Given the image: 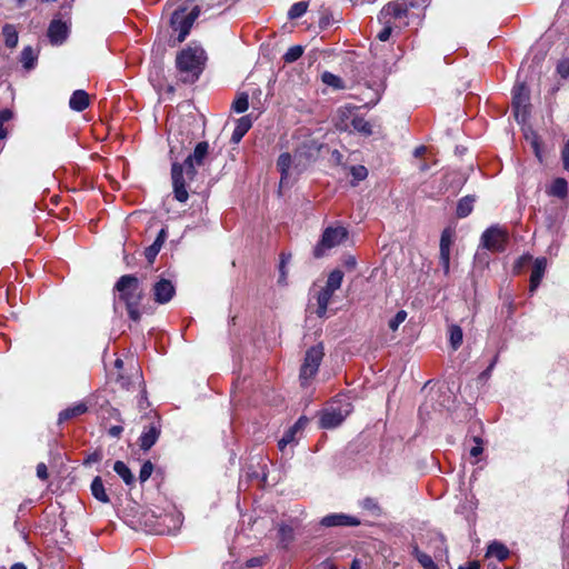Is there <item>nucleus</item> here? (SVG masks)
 <instances>
[{"label": "nucleus", "instance_id": "50", "mask_svg": "<svg viewBox=\"0 0 569 569\" xmlns=\"http://www.w3.org/2000/svg\"><path fill=\"white\" fill-rule=\"evenodd\" d=\"M557 71L558 73L562 77V78H566L569 76V59H566V60H562L558 63V67H557Z\"/></svg>", "mask_w": 569, "mask_h": 569}, {"label": "nucleus", "instance_id": "48", "mask_svg": "<svg viewBox=\"0 0 569 569\" xmlns=\"http://www.w3.org/2000/svg\"><path fill=\"white\" fill-rule=\"evenodd\" d=\"M383 24V28L382 30L377 34V38L380 40V41H387L390 36H391V32H392V29L395 26H392V23H382Z\"/></svg>", "mask_w": 569, "mask_h": 569}, {"label": "nucleus", "instance_id": "3", "mask_svg": "<svg viewBox=\"0 0 569 569\" xmlns=\"http://www.w3.org/2000/svg\"><path fill=\"white\" fill-rule=\"evenodd\" d=\"M179 522L172 515H156L151 510L143 511L139 516V523L144 527L146 531L154 535H166L171 532L169 522Z\"/></svg>", "mask_w": 569, "mask_h": 569}, {"label": "nucleus", "instance_id": "10", "mask_svg": "<svg viewBox=\"0 0 569 569\" xmlns=\"http://www.w3.org/2000/svg\"><path fill=\"white\" fill-rule=\"evenodd\" d=\"M208 153H209V143L207 141H201L199 143H197L193 152L186 158V160L183 162H184L186 176H187L188 180L194 179V177L197 174L196 166H202L204 163V159L207 158Z\"/></svg>", "mask_w": 569, "mask_h": 569}, {"label": "nucleus", "instance_id": "46", "mask_svg": "<svg viewBox=\"0 0 569 569\" xmlns=\"http://www.w3.org/2000/svg\"><path fill=\"white\" fill-rule=\"evenodd\" d=\"M290 259H291L290 253H288V254L281 253V260H280V264H279V271H280L279 282H284V280H286V277H287L286 266L290 261Z\"/></svg>", "mask_w": 569, "mask_h": 569}, {"label": "nucleus", "instance_id": "17", "mask_svg": "<svg viewBox=\"0 0 569 569\" xmlns=\"http://www.w3.org/2000/svg\"><path fill=\"white\" fill-rule=\"evenodd\" d=\"M161 433V429L159 425H150L147 430L142 432L139 438L140 448L143 451H148L158 440Z\"/></svg>", "mask_w": 569, "mask_h": 569}, {"label": "nucleus", "instance_id": "33", "mask_svg": "<svg viewBox=\"0 0 569 569\" xmlns=\"http://www.w3.org/2000/svg\"><path fill=\"white\" fill-rule=\"evenodd\" d=\"M114 471L123 479L127 485H130L134 481V477L131 473V470L128 466L122 461H117L113 466Z\"/></svg>", "mask_w": 569, "mask_h": 569}, {"label": "nucleus", "instance_id": "9", "mask_svg": "<svg viewBox=\"0 0 569 569\" xmlns=\"http://www.w3.org/2000/svg\"><path fill=\"white\" fill-rule=\"evenodd\" d=\"M323 355L322 345L313 346L307 350L305 361L300 369V379L302 380V383H306L317 373Z\"/></svg>", "mask_w": 569, "mask_h": 569}, {"label": "nucleus", "instance_id": "21", "mask_svg": "<svg viewBox=\"0 0 569 569\" xmlns=\"http://www.w3.org/2000/svg\"><path fill=\"white\" fill-rule=\"evenodd\" d=\"M166 238H167V232L164 229H161L159 231L156 240L153 241V243L151 246H149L148 248H146L144 257L149 263H152L154 261L157 254L159 253L162 244L166 241Z\"/></svg>", "mask_w": 569, "mask_h": 569}, {"label": "nucleus", "instance_id": "51", "mask_svg": "<svg viewBox=\"0 0 569 569\" xmlns=\"http://www.w3.org/2000/svg\"><path fill=\"white\" fill-rule=\"evenodd\" d=\"M37 477L41 480H47L49 477L48 468L44 462L37 465Z\"/></svg>", "mask_w": 569, "mask_h": 569}, {"label": "nucleus", "instance_id": "44", "mask_svg": "<svg viewBox=\"0 0 569 569\" xmlns=\"http://www.w3.org/2000/svg\"><path fill=\"white\" fill-rule=\"evenodd\" d=\"M322 81L326 84L331 86L333 88H338V89L342 88V80L339 77H337L330 72H325L322 74Z\"/></svg>", "mask_w": 569, "mask_h": 569}, {"label": "nucleus", "instance_id": "56", "mask_svg": "<svg viewBox=\"0 0 569 569\" xmlns=\"http://www.w3.org/2000/svg\"><path fill=\"white\" fill-rule=\"evenodd\" d=\"M102 457H103L102 451H96V452L91 453L90 456H88V458L84 460V463L89 465V463L100 461L102 459Z\"/></svg>", "mask_w": 569, "mask_h": 569}, {"label": "nucleus", "instance_id": "14", "mask_svg": "<svg viewBox=\"0 0 569 569\" xmlns=\"http://www.w3.org/2000/svg\"><path fill=\"white\" fill-rule=\"evenodd\" d=\"M152 293L157 303L164 305L173 298L176 288L170 280L160 279L153 284Z\"/></svg>", "mask_w": 569, "mask_h": 569}, {"label": "nucleus", "instance_id": "55", "mask_svg": "<svg viewBox=\"0 0 569 569\" xmlns=\"http://www.w3.org/2000/svg\"><path fill=\"white\" fill-rule=\"evenodd\" d=\"M343 266L349 270H353L357 266L356 258L353 256H346L343 258Z\"/></svg>", "mask_w": 569, "mask_h": 569}, {"label": "nucleus", "instance_id": "34", "mask_svg": "<svg viewBox=\"0 0 569 569\" xmlns=\"http://www.w3.org/2000/svg\"><path fill=\"white\" fill-rule=\"evenodd\" d=\"M567 181L563 178H557L550 187V194L563 198L567 194Z\"/></svg>", "mask_w": 569, "mask_h": 569}, {"label": "nucleus", "instance_id": "45", "mask_svg": "<svg viewBox=\"0 0 569 569\" xmlns=\"http://www.w3.org/2000/svg\"><path fill=\"white\" fill-rule=\"evenodd\" d=\"M153 471V465L151 461H146L140 469L139 480L140 482L147 481Z\"/></svg>", "mask_w": 569, "mask_h": 569}, {"label": "nucleus", "instance_id": "59", "mask_svg": "<svg viewBox=\"0 0 569 569\" xmlns=\"http://www.w3.org/2000/svg\"><path fill=\"white\" fill-rule=\"evenodd\" d=\"M308 421L309 420L306 417H300L298 421L292 426V428L296 429L297 431L302 430L308 423Z\"/></svg>", "mask_w": 569, "mask_h": 569}, {"label": "nucleus", "instance_id": "5", "mask_svg": "<svg viewBox=\"0 0 569 569\" xmlns=\"http://www.w3.org/2000/svg\"><path fill=\"white\" fill-rule=\"evenodd\" d=\"M408 8L405 2L391 1L382 7L378 20L380 23H392L396 28L407 26Z\"/></svg>", "mask_w": 569, "mask_h": 569}, {"label": "nucleus", "instance_id": "4", "mask_svg": "<svg viewBox=\"0 0 569 569\" xmlns=\"http://www.w3.org/2000/svg\"><path fill=\"white\" fill-rule=\"evenodd\" d=\"M348 237V231L343 227H328L325 229L320 241L313 249V257L320 259L327 254V251L342 243Z\"/></svg>", "mask_w": 569, "mask_h": 569}, {"label": "nucleus", "instance_id": "41", "mask_svg": "<svg viewBox=\"0 0 569 569\" xmlns=\"http://www.w3.org/2000/svg\"><path fill=\"white\" fill-rule=\"evenodd\" d=\"M307 8H308L307 2H305V1L296 2L295 4L291 6V8L288 12V16L290 19L300 18L302 14L306 13Z\"/></svg>", "mask_w": 569, "mask_h": 569}, {"label": "nucleus", "instance_id": "49", "mask_svg": "<svg viewBox=\"0 0 569 569\" xmlns=\"http://www.w3.org/2000/svg\"><path fill=\"white\" fill-rule=\"evenodd\" d=\"M439 261L445 271V274H448L450 270V253L440 252Z\"/></svg>", "mask_w": 569, "mask_h": 569}, {"label": "nucleus", "instance_id": "42", "mask_svg": "<svg viewBox=\"0 0 569 569\" xmlns=\"http://www.w3.org/2000/svg\"><path fill=\"white\" fill-rule=\"evenodd\" d=\"M452 244V233L446 229L441 233L440 238V252L450 253V247Z\"/></svg>", "mask_w": 569, "mask_h": 569}, {"label": "nucleus", "instance_id": "52", "mask_svg": "<svg viewBox=\"0 0 569 569\" xmlns=\"http://www.w3.org/2000/svg\"><path fill=\"white\" fill-rule=\"evenodd\" d=\"M403 2L410 8H426L430 0H403Z\"/></svg>", "mask_w": 569, "mask_h": 569}, {"label": "nucleus", "instance_id": "27", "mask_svg": "<svg viewBox=\"0 0 569 569\" xmlns=\"http://www.w3.org/2000/svg\"><path fill=\"white\" fill-rule=\"evenodd\" d=\"M349 126H350V130L349 131L355 130L357 132L362 133L366 137L372 134V127H371V124L366 119H363L362 117L355 116L353 118H351V121H350Z\"/></svg>", "mask_w": 569, "mask_h": 569}, {"label": "nucleus", "instance_id": "20", "mask_svg": "<svg viewBox=\"0 0 569 569\" xmlns=\"http://www.w3.org/2000/svg\"><path fill=\"white\" fill-rule=\"evenodd\" d=\"M252 127V120L250 116H243L237 120V126L231 136V142L239 143L242 137Z\"/></svg>", "mask_w": 569, "mask_h": 569}, {"label": "nucleus", "instance_id": "37", "mask_svg": "<svg viewBox=\"0 0 569 569\" xmlns=\"http://www.w3.org/2000/svg\"><path fill=\"white\" fill-rule=\"evenodd\" d=\"M249 107V96L246 92H241L237 96V99L232 103V109L237 113H242L248 110Z\"/></svg>", "mask_w": 569, "mask_h": 569}, {"label": "nucleus", "instance_id": "36", "mask_svg": "<svg viewBox=\"0 0 569 569\" xmlns=\"http://www.w3.org/2000/svg\"><path fill=\"white\" fill-rule=\"evenodd\" d=\"M449 333H450V345L453 350H457L462 343V337H463L462 330L459 326L452 325L449 328Z\"/></svg>", "mask_w": 569, "mask_h": 569}, {"label": "nucleus", "instance_id": "23", "mask_svg": "<svg viewBox=\"0 0 569 569\" xmlns=\"http://www.w3.org/2000/svg\"><path fill=\"white\" fill-rule=\"evenodd\" d=\"M87 409L88 408H87L86 403H83V402L76 403L74 406L69 407L59 413L58 423H63L64 421L71 420L76 417H79V416L83 415L87 411Z\"/></svg>", "mask_w": 569, "mask_h": 569}, {"label": "nucleus", "instance_id": "8", "mask_svg": "<svg viewBox=\"0 0 569 569\" xmlns=\"http://www.w3.org/2000/svg\"><path fill=\"white\" fill-rule=\"evenodd\" d=\"M138 370L136 369V360L132 356H126L124 359L117 358L113 362L112 376L114 382L118 383L122 389H127L131 383V377Z\"/></svg>", "mask_w": 569, "mask_h": 569}, {"label": "nucleus", "instance_id": "1", "mask_svg": "<svg viewBox=\"0 0 569 569\" xmlns=\"http://www.w3.org/2000/svg\"><path fill=\"white\" fill-rule=\"evenodd\" d=\"M116 290L119 292V299L126 305L129 318L132 321H139L141 318L139 306L143 297L139 279L133 274L122 276L116 283Z\"/></svg>", "mask_w": 569, "mask_h": 569}, {"label": "nucleus", "instance_id": "58", "mask_svg": "<svg viewBox=\"0 0 569 569\" xmlns=\"http://www.w3.org/2000/svg\"><path fill=\"white\" fill-rule=\"evenodd\" d=\"M13 113L9 109H3L0 111V123H4L12 118Z\"/></svg>", "mask_w": 569, "mask_h": 569}, {"label": "nucleus", "instance_id": "57", "mask_svg": "<svg viewBox=\"0 0 569 569\" xmlns=\"http://www.w3.org/2000/svg\"><path fill=\"white\" fill-rule=\"evenodd\" d=\"M477 445L470 449L471 457H478L482 452L481 440L479 438H475Z\"/></svg>", "mask_w": 569, "mask_h": 569}, {"label": "nucleus", "instance_id": "39", "mask_svg": "<svg viewBox=\"0 0 569 569\" xmlns=\"http://www.w3.org/2000/svg\"><path fill=\"white\" fill-rule=\"evenodd\" d=\"M415 555L419 563L425 569H439L438 566L433 562L432 558L429 555L419 551L418 548L415 549Z\"/></svg>", "mask_w": 569, "mask_h": 569}, {"label": "nucleus", "instance_id": "13", "mask_svg": "<svg viewBox=\"0 0 569 569\" xmlns=\"http://www.w3.org/2000/svg\"><path fill=\"white\" fill-rule=\"evenodd\" d=\"M529 104V91L525 84H517L512 90V107L517 121H525Z\"/></svg>", "mask_w": 569, "mask_h": 569}, {"label": "nucleus", "instance_id": "53", "mask_svg": "<svg viewBox=\"0 0 569 569\" xmlns=\"http://www.w3.org/2000/svg\"><path fill=\"white\" fill-rule=\"evenodd\" d=\"M561 159L563 162V168L569 171V140L566 142L562 151H561Z\"/></svg>", "mask_w": 569, "mask_h": 569}, {"label": "nucleus", "instance_id": "54", "mask_svg": "<svg viewBox=\"0 0 569 569\" xmlns=\"http://www.w3.org/2000/svg\"><path fill=\"white\" fill-rule=\"evenodd\" d=\"M298 431L296 429H293L292 427H290L286 432L284 435L282 436V442L284 443H291L295 441V437H296V433Z\"/></svg>", "mask_w": 569, "mask_h": 569}, {"label": "nucleus", "instance_id": "7", "mask_svg": "<svg viewBox=\"0 0 569 569\" xmlns=\"http://www.w3.org/2000/svg\"><path fill=\"white\" fill-rule=\"evenodd\" d=\"M351 411L352 407L350 402H339L338 406L331 405L321 412L319 425L323 429L336 428L341 425Z\"/></svg>", "mask_w": 569, "mask_h": 569}, {"label": "nucleus", "instance_id": "63", "mask_svg": "<svg viewBox=\"0 0 569 569\" xmlns=\"http://www.w3.org/2000/svg\"><path fill=\"white\" fill-rule=\"evenodd\" d=\"M530 260H531L530 256H522L521 258H519L517 267H522L526 263H528Z\"/></svg>", "mask_w": 569, "mask_h": 569}, {"label": "nucleus", "instance_id": "40", "mask_svg": "<svg viewBox=\"0 0 569 569\" xmlns=\"http://www.w3.org/2000/svg\"><path fill=\"white\" fill-rule=\"evenodd\" d=\"M303 53V47L293 46L288 49V51L283 56V60L286 63H292L297 61Z\"/></svg>", "mask_w": 569, "mask_h": 569}, {"label": "nucleus", "instance_id": "11", "mask_svg": "<svg viewBox=\"0 0 569 569\" xmlns=\"http://www.w3.org/2000/svg\"><path fill=\"white\" fill-rule=\"evenodd\" d=\"M508 239L505 229L493 226L488 228L481 236L482 246L490 251H502Z\"/></svg>", "mask_w": 569, "mask_h": 569}, {"label": "nucleus", "instance_id": "26", "mask_svg": "<svg viewBox=\"0 0 569 569\" xmlns=\"http://www.w3.org/2000/svg\"><path fill=\"white\" fill-rule=\"evenodd\" d=\"M475 202H476L475 196H466V197L461 198L457 204V217H459V218L468 217L472 212Z\"/></svg>", "mask_w": 569, "mask_h": 569}, {"label": "nucleus", "instance_id": "2", "mask_svg": "<svg viewBox=\"0 0 569 569\" xmlns=\"http://www.w3.org/2000/svg\"><path fill=\"white\" fill-rule=\"evenodd\" d=\"M206 61L204 51L201 48H187L178 53L176 64L183 74V82H194L202 72Z\"/></svg>", "mask_w": 569, "mask_h": 569}, {"label": "nucleus", "instance_id": "64", "mask_svg": "<svg viewBox=\"0 0 569 569\" xmlns=\"http://www.w3.org/2000/svg\"><path fill=\"white\" fill-rule=\"evenodd\" d=\"M350 569H361V562L359 559H353Z\"/></svg>", "mask_w": 569, "mask_h": 569}, {"label": "nucleus", "instance_id": "16", "mask_svg": "<svg viewBox=\"0 0 569 569\" xmlns=\"http://www.w3.org/2000/svg\"><path fill=\"white\" fill-rule=\"evenodd\" d=\"M325 527L349 526L356 527L360 525V520L356 517L345 513H332L323 517L320 522Z\"/></svg>", "mask_w": 569, "mask_h": 569}, {"label": "nucleus", "instance_id": "31", "mask_svg": "<svg viewBox=\"0 0 569 569\" xmlns=\"http://www.w3.org/2000/svg\"><path fill=\"white\" fill-rule=\"evenodd\" d=\"M91 492L94 498L102 502H107V493L101 477H96L91 483Z\"/></svg>", "mask_w": 569, "mask_h": 569}, {"label": "nucleus", "instance_id": "30", "mask_svg": "<svg viewBox=\"0 0 569 569\" xmlns=\"http://www.w3.org/2000/svg\"><path fill=\"white\" fill-rule=\"evenodd\" d=\"M2 33L4 37V43L8 48H16L18 44V32L13 24L7 23L2 28Z\"/></svg>", "mask_w": 569, "mask_h": 569}, {"label": "nucleus", "instance_id": "38", "mask_svg": "<svg viewBox=\"0 0 569 569\" xmlns=\"http://www.w3.org/2000/svg\"><path fill=\"white\" fill-rule=\"evenodd\" d=\"M361 507L373 516L381 515V508L375 498L367 497L361 501Z\"/></svg>", "mask_w": 569, "mask_h": 569}, {"label": "nucleus", "instance_id": "43", "mask_svg": "<svg viewBox=\"0 0 569 569\" xmlns=\"http://www.w3.org/2000/svg\"><path fill=\"white\" fill-rule=\"evenodd\" d=\"M407 312L405 310H400L396 313V316L390 319L389 321V328L392 330V331H396L399 326L407 319Z\"/></svg>", "mask_w": 569, "mask_h": 569}, {"label": "nucleus", "instance_id": "32", "mask_svg": "<svg viewBox=\"0 0 569 569\" xmlns=\"http://www.w3.org/2000/svg\"><path fill=\"white\" fill-rule=\"evenodd\" d=\"M36 60H37V56L34 53L32 47L28 46V47L23 48V50L21 51V59H20V61L23 64V68L27 70L32 69L34 67Z\"/></svg>", "mask_w": 569, "mask_h": 569}, {"label": "nucleus", "instance_id": "29", "mask_svg": "<svg viewBox=\"0 0 569 569\" xmlns=\"http://www.w3.org/2000/svg\"><path fill=\"white\" fill-rule=\"evenodd\" d=\"M279 543L287 548L295 539L293 528L288 525H280L278 529Z\"/></svg>", "mask_w": 569, "mask_h": 569}, {"label": "nucleus", "instance_id": "60", "mask_svg": "<svg viewBox=\"0 0 569 569\" xmlns=\"http://www.w3.org/2000/svg\"><path fill=\"white\" fill-rule=\"evenodd\" d=\"M123 428L121 426H112L109 428V435L112 437H119Z\"/></svg>", "mask_w": 569, "mask_h": 569}, {"label": "nucleus", "instance_id": "61", "mask_svg": "<svg viewBox=\"0 0 569 569\" xmlns=\"http://www.w3.org/2000/svg\"><path fill=\"white\" fill-rule=\"evenodd\" d=\"M426 152H427V147H425V146H419V147H417V148L415 149V151H413V156H415L416 158H420V157H422Z\"/></svg>", "mask_w": 569, "mask_h": 569}, {"label": "nucleus", "instance_id": "35", "mask_svg": "<svg viewBox=\"0 0 569 569\" xmlns=\"http://www.w3.org/2000/svg\"><path fill=\"white\" fill-rule=\"evenodd\" d=\"M343 279V272L339 269L331 271L328 276L326 287L332 290H337L340 288Z\"/></svg>", "mask_w": 569, "mask_h": 569}, {"label": "nucleus", "instance_id": "47", "mask_svg": "<svg viewBox=\"0 0 569 569\" xmlns=\"http://www.w3.org/2000/svg\"><path fill=\"white\" fill-rule=\"evenodd\" d=\"M351 174L355 180L361 181L367 178L368 171L367 168L363 166H355L351 168Z\"/></svg>", "mask_w": 569, "mask_h": 569}, {"label": "nucleus", "instance_id": "19", "mask_svg": "<svg viewBox=\"0 0 569 569\" xmlns=\"http://www.w3.org/2000/svg\"><path fill=\"white\" fill-rule=\"evenodd\" d=\"M546 267H547L546 258L536 259L532 271H531V277H530V291L531 292L535 291L538 288V286L540 284V281L543 277Z\"/></svg>", "mask_w": 569, "mask_h": 569}, {"label": "nucleus", "instance_id": "18", "mask_svg": "<svg viewBox=\"0 0 569 569\" xmlns=\"http://www.w3.org/2000/svg\"><path fill=\"white\" fill-rule=\"evenodd\" d=\"M356 110V107L353 106H345L340 107L337 111V122L336 127L337 129L341 131H349L350 130V121L351 118H353V111Z\"/></svg>", "mask_w": 569, "mask_h": 569}, {"label": "nucleus", "instance_id": "24", "mask_svg": "<svg viewBox=\"0 0 569 569\" xmlns=\"http://www.w3.org/2000/svg\"><path fill=\"white\" fill-rule=\"evenodd\" d=\"M291 162H292V159H291L290 153H288V152L281 153L278 158L277 167L281 173L280 186L289 183L288 179H289V169H290Z\"/></svg>", "mask_w": 569, "mask_h": 569}, {"label": "nucleus", "instance_id": "15", "mask_svg": "<svg viewBox=\"0 0 569 569\" xmlns=\"http://www.w3.org/2000/svg\"><path fill=\"white\" fill-rule=\"evenodd\" d=\"M69 34V28L61 20H52L48 28V37L52 44H62Z\"/></svg>", "mask_w": 569, "mask_h": 569}, {"label": "nucleus", "instance_id": "25", "mask_svg": "<svg viewBox=\"0 0 569 569\" xmlns=\"http://www.w3.org/2000/svg\"><path fill=\"white\" fill-rule=\"evenodd\" d=\"M333 293H335V290L329 289L328 287L322 288L321 291L318 293V297H317V302H318L317 315H318V317H323L326 315L328 305H329Z\"/></svg>", "mask_w": 569, "mask_h": 569}, {"label": "nucleus", "instance_id": "28", "mask_svg": "<svg viewBox=\"0 0 569 569\" xmlns=\"http://www.w3.org/2000/svg\"><path fill=\"white\" fill-rule=\"evenodd\" d=\"M487 557H495L499 561H503L509 557L508 548L500 542H492L487 550Z\"/></svg>", "mask_w": 569, "mask_h": 569}, {"label": "nucleus", "instance_id": "22", "mask_svg": "<svg viewBox=\"0 0 569 569\" xmlns=\"http://www.w3.org/2000/svg\"><path fill=\"white\" fill-rule=\"evenodd\" d=\"M89 106V94L83 90H76L70 100L69 107L74 111H83Z\"/></svg>", "mask_w": 569, "mask_h": 569}, {"label": "nucleus", "instance_id": "12", "mask_svg": "<svg viewBox=\"0 0 569 569\" xmlns=\"http://www.w3.org/2000/svg\"><path fill=\"white\" fill-rule=\"evenodd\" d=\"M171 179L173 186L174 198L180 202H186L189 198L186 189V167L183 163L173 162L171 167Z\"/></svg>", "mask_w": 569, "mask_h": 569}, {"label": "nucleus", "instance_id": "6", "mask_svg": "<svg viewBox=\"0 0 569 569\" xmlns=\"http://www.w3.org/2000/svg\"><path fill=\"white\" fill-rule=\"evenodd\" d=\"M200 8L196 6L190 12H186V9H177L170 19L171 28L174 31H179L178 41L182 42L190 32V29L199 17Z\"/></svg>", "mask_w": 569, "mask_h": 569}, {"label": "nucleus", "instance_id": "62", "mask_svg": "<svg viewBox=\"0 0 569 569\" xmlns=\"http://www.w3.org/2000/svg\"><path fill=\"white\" fill-rule=\"evenodd\" d=\"M459 569H480L478 561H470L467 567L460 566Z\"/></svg>", "mask_w": 569, "mask_h": 569}]
</instances>
